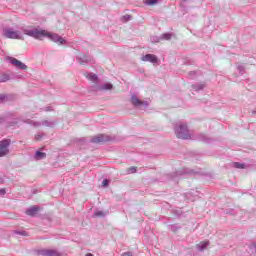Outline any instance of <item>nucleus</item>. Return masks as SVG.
<instances>
[{
  "label": "nucleus",
  "mask_w": 256,
  "mask_h": 256,
  "mask_svg": "<svg viewBox=\"0 0 256 256\" xmlns=\"http://www.w3.org/2000/svg\"><path fill=\"white\" fill-rule=\"evenodd\" d=\"M174 131L178 139H191V130L187 127L186 123L179 122L175 125Z\"/></svg>",
  "instance_id": "obj_1"
},
{
  "label": "nucleus",
  "mask_w": 256,
  "mask_h": 256,
  "mask_svg": "<svg viewBox=\"0 0 256 256\" xmlns=\"http://www.w3.org/2000/svg\"><path fill=\"white\" fill-rule=\"evenodd\" d=\"M22 32L24 33V35H27L28 37H33V39L42 40L43 37H45V30H41L38 28L26 27L22 28Z\"/></svg>",
  "instance_id": "obj_2"
},
{
  "label": "nucleus",
  "mask_w": 256,
  "mask_h": 256,
  "mask_svg": "<svg viewBox=\"0 0 256 256\" xmlns=\"http://www.w3.org/2000/svg\"><path fill=\"white\" fill-rule=\"evenodd\" d=\"M2 35L5 39H18L23 41V34L19 30H14L13 27H5L2 30Z\"/></svg>",
  "instance_id": "obj_3"
},
{
  "label": "nucleus",
  "mask_w": 256,
  "mask_h": 256,
  "mask_svg": "<svg viewBox=\"0 0 256 256\" xmlns=\"http://www.w3.org/2000/svg\"><path fill=\"white\" fill-rule=\"evenodd\" d=\"M44 37H48L50 41H53V43H57V45H65V43H67V40H65L63 37L59 36L56 33L45 31Z\"/></svg>",
  "instance_id": "obj_4"
},
{
  "label": "nucleus",
  "mask_w": 256,
  "mask_h": 256,
  "mask_svg": "<svg viewBox=\"0 0 256 256\" xmlns=\"http://www.w3.org/2000/svg\"><path fill=\"white\" fill-rule=\"evenodd\" d=\"M131 103L134 107H138V109H147L149 107L148 101H141L135 94L131 96Z\"/></svg>",
  "instance_id": "obj_5"
},
{
  "label": "nucleus",
  "mask_w": 256,
  "mask_h": 256,
  "mask_svg": "<svg viewBox=\"0 0 256 256\" xmlns=\"http://www.w3.org/2000/svg\"><path fill=\"white\" fill-rule=\"evenodd\" d=\"M11 145L10 139H3L0 141V157L9 155V146Z\"/></svg>",
  "instance_id": "obj_6"
},
{
  "label": "nucleus",
  "mask_w": 256,
  "mask_h": 256,
  "mask_svg": "<svg viewBox=\"0 0 256 256\" xmlns=\"http://www.w3.org/2000/svg\"><path fill=\"white\" fill-rule=\"evenodd\" d=\"M38 255H41V256H63V254L61 252H59V250H55V249H40V250H38Z\"/></svg>",
  "instance_id": "obj_7"
},
{
  "label": "nucleus",
  "mask_w": 256,
  "mask_h": 256,
  "mask_svg": "<svg viewBox=\"0 0 256 256\" xmlns=\"http://www.w3.org/2000/svg\"><path fill=\"white\" fill-rule=\"evenodd\" d=\"M7 61H9V63H11V65H14V67H17V69H21L22 71H25V69H27V65H25V63L17 60L14 57L8 56Z\"/></svg>",
  "instance_id": "obj_8"
},
{
  "label": "nucleus",
  "mask_w": 256,
  "mask_h": 256,
  "mask_svg": "<svg viewBox=\"0 0 256 256\" xmlns=\"http://www.w3.org/2000/svg\"><path fill=\"white\" fill-rule=\"evenodd\" d=\"M107 141H111V136L105 134H99L91 139L92 143H107Z\"/></svg>",
  "instance_id": "obj_9"
},
{
  "label": "nucleus",
  "mask_w": 256,
  "mask_h": 256,
  "mask_svg": "<svg viewBox=\"0 0 256 256\" xmlns=\"http://www.w3.org/2000/svg\"><path fill=\"white\" fill-rule=\"evenodd\" d=\"M141 61L153 63L155 65L156 63H159V58L155 54H146L142 56Z\"/></svg>",
  "instance_id": "obj_10"
},
{
  "label": "nucleus",
  "mask_w": 256,
  "mask_h": 256,
  "mask_svg": "<svg viewBox=\"0 0 256 256\" xmlns=\"http://www.w3.org/2000/svg\"><path fill=\"white\" fill-rule=\"evenodd\" d=\"M76 61L79 63V65H87V63H91V56L80 54L76 57Z\"/></svg>",
  "instance_id": "obj_11"
},
{
  "label": "nucleus",
  "mask_w": 256,
  "mask_h": 256,
  "mask_svg": "<svg viewBox=\"0 0 256 256\" xmlns=\"http://www.w3.org/2000/svg\"><path fill=\"white\" fill-rule=\"evenodd\" d=\"M41 125H43L44 127H55V122L49 121V120H43L42 122L34 123L35 127H41Z\"/></svg>",
  "instance_id": "obj_12"
},
{
  "label": "nucleus",
  "mask_w": 256,
  "mask_h": 256,
  "mask_svg": "<svg viewBox=\"0 0 256 256\" xmlns=\"http://www.w3.org/2000/svg\"><path fill=\"white\" fill-rule=\"evenodd\" d=\"M113 89V84L111 83H104L100 86H97L95 91H111Z\"/></svg>",
  "instance_id": "obj_13"
},
{
  "label": "nucleus",
  "mask_w": 256,
  "mask_h": 256,
  "mask_svg": "<svg viewBox=\"0 0 256 256\" xmlns=\"http://www.w3.org/2000/svg\"><path fill=\"white\" fill-rule=\"evenodd\" d=\"M39 212V207L32 206L26 210V215H29V217H34V215H37Z\"/></svg>",
  "instance_id": "obj_14"
},
{
  "label": "nucleus",
  "mask_w": 256,
  "mask_h": 256,
  "mask_svg": "<svg viewBox=\"0 0 256 256\" xmlns=\"http://www.w3.org/2000/svg\"><path fill=\"white\" fill-rule=\"evenodd\" d=\"M47 157V154L41 151H36L35 155H34V159L36 161H41L43 159H45Z\"/></svg>",
  "instance_id": "obj_15"
},
{
  "label": "nucleus",
  "mask_w": 256,
  "mask_h": 256,
  "mask_svg": "<svg viewBox=\"0 0 256 256\" xmlns=\"http://www.w3.org/2000/svg\"><path fill=\"white\" fill-rule=\"evenodd\" d=\"M208 245H209V241H202L196 245V249L198 251H205V249H207Z\"/></svg>",
  "instance_id": "obj_16"
},
{
  "label": "nucleus",
  "mask_w": 256,
  "mask_h": 256,
  "mask_svg": "<svg viewBox=\"0 0 256 256\" xmlns=\"http://www.w3.org/2000/svg\"><path fill=\"white\" fill-rule=\"evenodd\" d=\"M85 77H86V79H88L89 81H92L93 83H97V79H98L97 74L86 73V74H85Z\"/></svg>",
  "instance_id": "obj_17"
},
{
  "label": "nucleus",
  "mask_w": 256,
  "mask_h": 256,
  "mask_svg": "<svg viewBox=\"0 0 256 256\" xmlns=\"http://www.w3.org/2000/svg\"><path fill=\"white\" fill-rule=\"evenodd\" d=\"M192 89H194V91H203V89H205V83L193 84Z\"/></svg>",
  "instance_id": "obj_18"
},
{
  "label": "nucleus",
  "mask_w": 256,
  "mask_h": 256,
  "mask_svg": "<svg viewBox=\"0 0 256 256\" xmlns=\"http://www.w3.org/2000/svg\"><path fill=\"white\" fill-rule=\"evenodd\" d=\"M199 139L203 141V143H211V138L207 137L205 134H200Z\"/></svg>",
  "instance_id": "obj_19"
},
{
  "label": "nucleus",
  "mask_w": 256,
  "mask_h": 256,
  "mask_svg": "<svg viewBox=\"0 0 256 256\" xmlns=\"http://www.w3.org/2000/svg\"><path fill=\"white\" fill-rule=\"evenodd\" d=\"M171 37H173V34L171 33H165L160 36L161 40L164 39V41H170Z\"/></svg>",
  "instance_id": "obj_20"
},
{
  "label": "nucleus",
  "mask_w": 256,
  "mask_h": 256,
  "mask_svg": "<svg viewBox=\"0 0 256 256\" xmlns=\"http://www.w3.org/2000/svg\"><path fill=\"white\" fill-rule=\"evenodd\" d=\"M6 81H9V75L8 74H0V83H6Z\"/></svg>",
  "instance_id": "obj_21"
},
{
  "label": "nucleus",
  "mask_w": 256,
  "mask_h": 256,
  "mask_svg": "<svg viewBox=\"0 0 256 256\" xmlns=\"http://www.w3.org/2000/svg\"><path fill=\"white\" fill-rule=\"evenodd\" d=\"M105 215H107V213L101 210H97L96 212H94V217H105Z\"/></svg>",
  "instance_id": "obj_22"
},
{
  "label": "nucleus",
  "mask_w": 256,
  "mask_h": 256,
  "mask_svg": "<svg viewBox=\"0 0 256 256\" xmlns=\"http://www.w3.org/2000/svg\"><path fill=\"white\" fill-rule=\"evenodd\" d=\"M159 0H145V5H157Z\"/></svg>",
  "instance_id": "obj_23"
},
{
  "label": "nucleus",
  "mask_w": 256,
  "mask_h": 256,
  "mask_svg": "<svg viewBox=\"0 0 256 256\" xmlns=\"http://www.w3.org/2000/svg\"><path fill=\"white\" fill-rule=\"evenodd\" d=\"M150 41H151L152 43H159V41H161V37H159V36H153V37L150 38Z\"/></svg>",
  "instance_id": "obj_24"
},
{
  "label": "nucleus",
  "mask_w": 256,
  "mask_h": 256,
  "mask_svg": "<svg viewBox=\"0 0 256 256\" xmlns=\"http://www.w3.org/2000/svg\"><path fill=\"white\" fill-rule=\"evenodd\" d=\"M233 166H234L236 169H245V164H241V163H239V162L234 163Z\"/></svg>",
  "instance_id": "obj_25"
},
{
  "label": "nucleus",
  "mask_w": 256,
  "mask_h": 256,
  "mask_svg": "<svg viewBox=\"0 0 256 256\" xmlns=\"http://www.w3.org/2000/svg\"><path fill=\"white\" fill-rule=\"evenodd\" d=\"M127 173L128 174L137 173V167L132 166V167L128 168Z\"/></svg>",
  "instance_id": "obj_26"
},
{
  "label": "nucleus",
  "mask_w": 256,
  "mask_h": 256,
  "mask_svg": "<svg viewBox=\"0 0 256 256\" xmlns=\"http://www.w3.org/2000/svg\"><path fill=\"white\" fill-rule=\"evenodd\" d=\"M16 235H22L23 237H26L27 233L25 231H14Z\"/></svg>",
  "instance_id": "obj_27"
},
{
  "label": "nucleus",
  "mask_w": 256,
  "mask_h": 256,
  "mask_svg": "<svg viewBox=\"0 0 256 256\" xmlns=\"http://www.w3.org/2000/svg\"><path fill=\"white\" fill-rule=\"evenodd\" d=\"M170 230L175 233L176 231H179V227L177 225H171Z\"/></svg>",
  "instance_id": "obj_28"
},
{
  "label": "nucleus",
  "mask_w": 256,
  "mask_h": 256,
  "mask_svg": "<svg viewBox=\"0 0 256 256\" xmlns=\"http://www.w3.org/2000/svg\"><path fill=\"white\" fill-rule=\"evenodd\" d=\"M124 21H131V15L126 14L123 16Z\"/></svg>",
  "instance_id": "obj_29"
},
{
  "label": "nucleus",
  "mask_w": 256,
  "mask_h": 256,
  "mask_svg": "<svg viewBox=\"0 0 256 256\" xmlns=\"http://www.w3.org/2000/svg\"><path fill=\"white\" fill-rule=\"evenodd\" d=\"M7 99V96L0 94V103H3Z\"/></svg>",
  "instance_id": "obj_30"
},
{
  "label": "nucleus",
  "mask_w": 256,
  "mask_h": 256,
  "mask_svg": "<svg viewBox=\"0 0 256 256\" xmlns=\"http://www.w3.org/2000/svg\"><path fill=\"white\" fill-rule=\"evenodd\" d=\"M103 187H107L109 185V180L104 179L102 182Z\"/></svg>",
  "instance_id": "obj_31"
},
{
  "label": "nucleus",
  "mask_w": 256,
  "mask_h": 256,
  "mask_svg": "<svg viewBox=\"0 0 256 256\" xmlns=\"http://www.w3.org/2000/svg\"><path fill=\"white\" fill-rule=\"evenodd\" d=\"M5 193H7V191L5 190V188H1V189H0V196L5 195Z\"/></svg>",
  "instance_id": "obj_32"
},
{
  "label": "nucleus",
  "mask_w": 256,
  "mask_h": 256,
  "mask_svg": "<svg viewBox=\"0 0 256 256\" xmlns=\"http://www.w3.org/2000/svg\"><path fill=\"white\" fill-rule=\"evenodd\" d=\"M121 256H133L131 252H124Z\"/></svg>",
  "instance_id": "obj_33"
},
{
  "label": "nucleus",
  "mask_w": 256,
  "mask_h": 256,
  "mask_svg": "<svg viewBox=\"0 0 256 256\" xmlns=\"http://www.w3.org/2000/svg\"><path fill=\"white\" fill-rule=\"evenodd\" d=\"M44 111H53V108H51V106H48V107H46V108H44Z\"/></svg>",
  "instance_id": "obj_34"
},
{
  "label": "nucleus",
  "mask_w": 256,
  "mask_h": 256,
  "mask_svg": "<svg viewBox=\"0 0 256 256\" xmlns=\"http://www.w3.org/2000/svg\"><path fill=\"white\" fill-rule=\"evenodd\" d=\"M197 72L195 71H192V72H189V76L191 77L192 75H195Z\"/></svg>",
  "instance_id": "obj_35"
},
{
  "label": "nucleus",
  "mask_w": 256,
  "mask_h": 256,
  "mask_svg": "<svg viewBox=\"0 0 256 256\" xmlns=\"http://www.w3.org/2000/svg\"><path fill=\"white\" fill-rule=\"evenodd\" d=\"M5 121V118H0V123H3Z\"/></svg>",
  "instance_id": "obj_36"
},
{
  "label": "nucleus",
  "mask_w": 256,
  "mask_h": 256,
  "mask_svg": "<svg viewBox=\"0 0 256 256\" xmlns=\"http://www.w3.org/2000/svg\"><path fill=\"white\" fill-rule=\"evenodd\" d=\"M85 256H94L93 254H91V253H88V254H86Z\"/></svg>",
  "instance_id": "obj_37"
},
{
  "label": "nucleus",
  "mask_w": 256,
  "mask_h": 256,
  "mask_svg": "<svg viewBox=\"0 0 256 256\" xmlns=\"http://www.w3.org/2000/svg\"><path fill=\"white\" fill-rule=\"evenodd\" d=\"M4 181H3V178H0V183H3Z\"/></svg>",
  "instance_id": "obj_38"
},
{
  "label": "nucleus",
  "mask_w": 256,
  "mask_h": 256,
  "mask_svg": "<svg viewBox=\"0 0 256 256\" xmlns=\"http://www.w3.org/2000/svg\"><path fill=\"white\" fill-rule=\"evenodd\" d=\"M188 173H194L193 170H190Z\"/></svg>",
  "instance_id": "obj_39"
},
{
  "label": "nucleus",
  "mask_w": 256,
  "mask_h": 256,
  "mask_svg": "<svg viewBox=\"0 0 256 256\" xmlns=\"http://www.w3.org/2000/svg\"><path fill=\"white\" fill-rule=\"evenodd\" d=\"M188 197V199H191V197L190 196H187Z\"/></svg>",
  "instance_id": "obj_40"
}]
</instances>
